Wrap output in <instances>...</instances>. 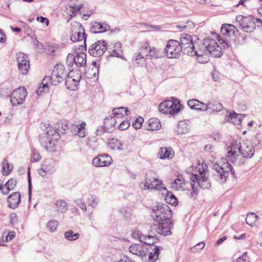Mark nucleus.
Masks as SVG:
<instances>
[{"instance_id":"obj_43","label":"nucleus","mask_w":262,"mask_h":262,"mask_svg":"<svg viewBox=\"0 0 262 262\" xmlns=\"http://www.w3.org/2000/svg\"><path fill=\"white\" fill-rule=\"evenodd\" d=\"M85 122L83 121L80 124L75 126L77 132L76 134L78 135L79 137L83 138L86 136V133L84 130H83L85 129Z\"/></svg>"},{"instance_id":"obj_3","label":"nucleus","mask_w":262,"mask_h":262,"mask_svg":"<svg viewBox=\"0 0 262 262\" xmlns=\"http://www.w3.org/2000/svg\"><path fill=\"white\" fill-rule=\"evenodd\" d=\"M148 255V260L150 262H154L157 259L159 254L160 248L157 246L151 244H146L141 243V244H134L131 245L129 247V252L142 259H143L147 256V254L150 251Z\"/></svg>"},{"instance_id":"obj_59","label":"nucleus","mask_w":262,"mask_h":262,"mask_svg":"<svg viewBox=\"0 0 262 262\" xmlns=\"http://www.w3.org/2000/svg\"><path fill=\"white\" fill-rule=\"evenodd\" d=\"M36 20L37 21L41 23H45L46 26H48L49 25V20L46 17H43L42 16H38L37 17Z\"/></svg>"},{"instance_id":"obj_61","label":"nucleus","mask_w":262,"mask_h":262,"mask_svg":"<svg viewBox=\"0 0 262 262\" xmlns=\"http://www.w3.org/2000/svg\"><path fill=\"white\" fill-rule=\"evenodd\" d=\"M140 27L142 28L150 29L152 28L154 29H159L160 28L157 26H150L146 24H141Z\"/></svg>"},{"instance_id":"obj_14","label":"nucleus","mask_w":262,"mask_h":262,"mask_svg":"<svg viewBox=\"0 0 262 262\" xmlns=\"http://www.w3.org/2000/svg\"><path fill=\"white\" fill-rule=\"evenodd\" d=\"M80 79L81 74L79 71H70L65 79V84L67 89L72 91L76 90Z\"/></svg>"},{"instance_id":"obj_54","label":"nucleus","mask_w":262,"mask_h":262,"mask_svg":"<svg viewBox=\"0 0 262 262\" xmlns=\"http://www.w3.org/2000/svg\"><path fill=\"white\" fill-rule=\"evenodd\" d=\"M76 204L83 211H86L87 209L85 203L81 199H77L75 201Z\"/></svg>"},{"instance_id":"obj_1","label":"nucleus","mask_w":262,"mask_h":262,"mask_svg":"<svg viewBox=\"0 0 262 262\" xmlns=\"http://www.w3.org/2000/svg\"><path fill=\"white\" fill-rule=\"evenodd\" d=\"M198 54V61L200 63H207L209 60V54L214 57L222 55V48L217 41L213 39L207 38L203 41L200 42V48Z\"/></svg>"},{"instance_id":"obj_35","label":"nucleus","mask_w":262,"mask_h":262,"mask_svg":"<svg viewBox=\"0 0 262 262\" xmlns=\"http://www.w3.org/2000/svg\"><path fill=\"white\" fill-rule=\"evenodd\" d=\"M189 129L188 124L185 121H180L178 124L177 132L178 134H186Z\"/></svg>"},{"instance_id":"obj_41","label":"nucleus","mask_w":262,"mask_h":262,"mask_svg":"<svg viewBox=\"0 0 262 262\" xmlns=\"http://www.w3.org/2000/svg\"><path fill=\"white\" fill-rule=\"evenodd\" d=\"M115 47L116 49H114L113 51V52H112V53L111 54V55L112 56H114V57H120V58H121V59H122L123 60H126L125 58H124L122 55V50L121 49H118H118H121V43H116L115 44Z\"/></svg>"},{"instance_id":"obj_16","label":"nucleus","mask_w":262,"mask_h":262,"mask_svg":"<svg viewBox=\"0 0 262 262\" xmlns=\"http://www.w3.org/2000/svg\"><path fill=\"white\" fill-rule=\"evenodd\" d=\"M16 60L19 72L23 75L27 74L30 69V63L28 56L22 52L17 53Z\"/></svg>"},{"instance_id":"obj_27","label":"nucleus","mask_w":262,"mask_h":262,"mask_svg":"<svg viewBox=\"0 0 262 262\" xmlns=\"http://www.w3.org/2000/svg\"><path fill=\"white\" fill-rule=\"evenodd\" d=\"M188 105L192 110L199 111H206V103L201 102L196 99H190L187 101Z\"/></svg>"},{"instance_id":"obj_24","label":"nucleus","mask_w":262,"mask_h":262,"mask_svg":"<svg viewBox=\"0 0 262 262\" xmlns=\"http://www.w3.org/2000/svg\"><path fill=\"white\" fill-rule=\"evenodd\" d=\"M132 236L134 238L139 239L141 243L146 244H152L155 237L154 235H143L140 230L137 229L132 232Z\"/></svg>"},{"instance_id":"obj_60","label":"nucleus","mask_w":262,"mask_h":262,"mask_svg":"<svg viewBox=\"0 0 262 262\" xmlns=\"http://www.w3.org/2000/svg\"><path fill=\"white\" fill-rule=\"evenodd\" d=\"M41 86H39L36 93L38 95H41L42 94V92L43 90L46 89H48V85L47 83H42Z\"/></svg>"},{"instance_id":"obj_15","label":"nucleus","mask_w":262,"mask_h":262,"mask_svg":"<svg viewBox=\"0 0 262 262\" xmlns=\"http://www.w3.org/2000/svg\"><path fill=\"white\" fill-rule=\"evenodd\" d=\"M107 49L104 40H99L93 43L89 48V54L94 57L101 56Z\"/></svg>"},{"instance_id":"obj_12","label":"nucleus","mask_w":262,"mask_h":262,"mask_svg":"<svg viewBox=\"0 0 262 262\" xmlns=\"http://www.w3.org/2000/svg\"><path fill=\"white\" fill-rule=\"evenodd\" d=\"M173 227L171 220L159 222L157 224H154L150 227V232L155 234L156 232L164 236L170 235L172 234L171 229Z\"/></svg>"},{"instance_id":"obj_13","label":"nucleus","mask_w":262,"mask_h":262,"mask_svg":"<svg viewBox=\"0 0 262 262\" xmlns=\"http://www.w3.org/2000/svg\"><path fill=\"white\" fill-rule=\"evenodd\" d=\"M71 40L73 42L83 40L85 45L86 36L84 29L81 24L78 21H74L71 24Z\"/></svg>"},{"instance_id":"obj_47","label":"nucleus","mask_w":262,"mask_h":262,"mask_svg":"<svg viewBox=\"0 0 262 262\" xmlns=\"http://www.w3.org/2000/svg\"><path fill=\"white\" fill-rule=\"evenodd\" d=\"M258 219V216L254 213H250L247 214L246 221L247 224L252 226L256 222Z\"/></svg>"},{"instance_id":"obj_44","label":"nucleus","mask_w":262,"mask_h":262,"mask_svg":"<svg viewBox=\"0 0 262 262\" xmlns=\"http://www.w3.org/2000/svg\"><path fill=\"white\" fill-rule=\"evenodd\" d=\"M13 166L8 163V161L4 160L3 162V170L2 172L4 175H8L12 171Z\"/></svg>"},{"instance_id":"obj_63","label":"nucleus","mask_w":262,"mask_h":262,"mask_svg":"<svg viewBox=\"0 0 262 262\" xmlns=\"http://www.w3.org/2000/svg\"><path fill=\"white\" fill-rule=\"evenodd\" d=\"M14 234L15 233L13 232H9L8 235L6 236V241L8 242V241H10L11 239H12L13 238V237H14Z\"/></svg>"},{"instance_id":"obj_32","label":"nucleus","mask_w":262,"mask_h":262,"mask_svg":"<svg viewBox=\"0 0 262 262\" xmlns=\"http://www.w3.org/2000/svg\"><path fill=\"white\" fill-rule=\"evenodd\" d=\"M132 61L135 67H143L146 63V58L143 55L139 53L134 54Z\"/></svg>"},{"instance_id":"obj_55","label":"nucleus","mask_w":262,"mask_h":262,"mask_svg":"<svg viewBox=\"0 0 262 262\" xmlns=\"http://www.w3.org/2000/svg\"><path fill=\"white\" fill-rule=\"evenodd\" d=\"M225 165H226V167L225 168L226 170H228L229 173L230 172L234 178H236L234 170L232 165L229 163H227Z\"/></svg>"},{"instance_id":"obj_26","label":"nucleus","mask_w":262,"mask_h":262,"mask_svg":"<svg viewBox=\"0 0 262 262\" xmlns=\"http://www.w3.org/2000/svg\"><path fill=\"white\" fill-rule=\"evenodd\" d=\"M7 202L9 207L15 209L20 202V193L19 192H15L10 194L7 199Z\"/></svg>"},{"instance_id":"obj_40","label":"nucleus","mask_w":262,"mask_h":262,"mask_svg":"<svg viewBox=\"0 0 262 262\" xmlns=\"http://www.w3.org/2000/svg\"><path fill=\"white\" fill-rule=\"evenodd\" d=\"M41 167L43 168V171L48 174H51L54 171V166L53 163L45 161L42 165Z\"/></svg>"},{"instance_id":"obj_37","label":"nucleus","mask_w":262,"mask_h":262,"mask_svg":"<svg viewBox=\"0 0 262 262\" xmlns=\"http://www.w3.org/2000/svg\"><path fill=\"white\" fill-rule=\"evenodd\" d=\"M148 53V57L150 59H157L159 58H161L162 57V53H161V51L160 49H157L155 47H150V49Z\"/></svg>"},{"instance_id":"obj_39","label":"nucleus","mask_w":262,"mask_h":262,"mask_svg":"<svg viewBox=\"0 0 262 262\" xmlns=\"http://www.w3.org/2000/svg\"><path fill=\"white\" fill-rule=\"evenodd\" d=\"M109 147L112 149L122 150L121 143L117 139L113 138L108 142Z\"/></svg>"},{"instance_id":"obj_64","label":"nucleus","mask_w":262,"mask_h":262,"mask_svg":"<svg viewBox=\"0 0 262 262\" xmlns=\"http://www.w3.org/2000/svg\"><path fill=\"white\" fill-rule=\"evenodd\" d=\"M236 262H248L246 259V256L243 255V256L239 257L237 258Z\"/></svg>"},{"instance_id":"obj_21","label":"nucleus","mask_w":262,"mask_h":262,"mask_svg":"<svg viewBox=\"0 0 262 262\" xmlns=\"http://www.w3.org/2000/svg\"><path fill=\"white\" fill-rule=\"evenodd\" d=\"M241 148H239V154L243 158L250 159L252 157L255 149L252 144L248 142H243L241 144Z\"/></svg>"},{"instance_id":"obj_36","label":"nucleus","mask_w":262,"mask_h":262,"mask_svg":"<svg viewBox=\"0 0 262 262\" xmlns=\"http://www.w3.org/2000/svg\"><path fill=\"white\" fill-rule=\"evenodd\" d=\"M184 179L182 176H179L172 183V187L177 190H180L184 184Z\"/></svg>"},{"instance_id":"obj_2","label":"nucleus","mask_w":262,"mask_h":262,"mask_svg":"<svg viewBox=\"0 0 262 262\" xmlns=\"http://www.w3.org/2000/svg\"><path fill=\"white\" fill-rule=\"evenodd\" d=\"M199 174H193L191 177V188L194 193L198 192V187L204 189L211 187V183L209 179L208 166L204 163L198 165Z\"/></svg>"},{"instance_id":"obj_19","label":"nucleus","mask_w":262,"mask_h":262,"mask_svg":"<svg viewBox=\"0 0 262 262\" xmlns=\"http://www.w3.org/2000/svg\"><path fill=\"white\" fill-rule=\"evenodd\" d=\"M241 143L237 141H233L228 145L227 157L230 159V161L232 163L235 162L239 156Z\"/></svg>"},{"instance_id":"obj_30","label":"nucleus","mask_w":262,"mask_h":262,"mask_svg":"<svg viewBox=\"0 0 262 262\" xmlns=\"http://www.w3.org/2000/svg\"><path fill=\"white\" fill-rule=\"evenodd\" d=\"M161 127V124L158 118H150L147 122L146 128L148 130H157Z\"/></svg>"},{"instance_id":"obj_50","label":"nucleus","mask_w":262,"mask_h":262,"mask_svg":"<svg viewBox=\"0 0 262 262\" xmlns=\"http://www.w3.org/2000/svg\"><path fill=\"white\" fill-rule=\"evenodd\" d=\"M59 47L58 46L47 45L46 47V52L50 55H54L58 51Z\"/></svg>"},{"instance_id":"obj_20","label":"nucleus","mask_w":262,"mask_h":262,"mask_svg":"<svg viewBox=\"0 0 262 262\" xmlns=\"http://www.w3.org/2000/svg\"><path fill=\"white\" fill-rule=\"evenodd\" d=\"M113 117L105 119V123H110L112 126H115L116 118H122L128 115L129 111L127 107H120L113 110Z\"/></svg>"},{"instance_id":"obj_57","label":"nucleus","mask_w":262,"mask_h":262,"mask_svg":"<svg viewBox=\"0 0 262 262\" xmlns=\"http://www.w3.org/2000/svg\"><path fill=\"white\" fill-rule=\"evenodd\" d=\"M32 158L34 162H38L41 160V157L38 151L34 150Z\"/></svg>"},{"instance_id":"obj_18","label":"nucleus","mask_w":262,"mask_h":262,"mask_svg":"<svg viewBox=\"0 0 262 262\" xmlns=\"http://www.w3.org/2000/svg\"><path fill=\"white\" fill-rule=\"evenodd\" d=\"M213 178L220 184H224L226 182L227 178L229 177L228 170H226L225 167L221 166L217 164L213 165Z\"/></svg>"},{"instance_id":"obj_7","label":"nucleus","mask_w":262,"mask_h":262,"mask_svg":"<svg viewBox=\"0 0 262 262\" xmlns=\"http://www.w3.org/2000/svg\"><path fill=\"white\" fill-rule=\"evenodd\" d=\"M182 49L179 41L170 39L167 42L164 48V54L169 59L178 58L182 54Z\"/></svg>"},{"instance_id":"obj_22","label":"nucleus","mask_w":262,"mask_h":262,"mask_svg":"<svg viewBox=\"0 0 262 262\" xmlns=\"http://www.w3.org/2000/svg\"><path fill=\"white\" fill-rule=\"evenodd\" d=\"M112 162V159L107 154L99 155L93 160V164L96 167L108 166Z\"/></svg>"},{"instance_id":"obj_49","label":"nucleus","mask_w":262,"mask_h":262,"mask_svg":"<svg viewBox=\"0 0 262 262\" xmlns=\"http://www.w3.org/2000/svg\"><path fill=\"white\" fill-rule=\"evenodd\" d=\"M85 200H87L88 205L91 206L93 208L97 205V201L95 196L88 194L84 196Z\"/></svg>"},{"instance_id":"obj_51","label":"nucleus","mask_w":262,"mask_h":262,"mask_svg":"<svg viewBox=\"0 0 262 262\" xmlns=\"http://www.w3.org/2000/svg\"><path fill=\"white\" fill-rule=\"evenodd\" d=\"M165 200L167 202L172 205H176L178 204V200L173 194L167 195Z\"/></svg>"},{"instance_id":"obj_8","label":"nucleus","mask_w":262,"mask_h":262,"mask_svg":"<svg viewBox=\"0 0 262 262\" xmlns=\"http://www.w3.org/2000/svg\"><path fill=\"white\" fill-rule=\"evenodd\" d=\"M67 74L63 65L57 64L54 67L51 76H46L43 81L49 79L52 85H56L66 79Z\"/></svg>"},{"instance_id":"obj_23","label":"nucleus","mask_w":262,"mask_h":262,"mask_svg":"<svg viewBox=\"0 0 262 262\" xmlns=\"http://www.w3.org/2000/svg\"><path fill=\"white\" fill-rule=\"evenodd\" d=\"M83 7V4L81 3H69L64 10V15L72 17L76 13L78 12Z\"/></svg>"},{"instance_id":"obj_25","label":"nucleus","mask_w":262,"mask_h":262,"mask_svg":"<svg viewBox=\"0 0 262 262\" xmlns=\"http://www.w3.org/2000/svg\"><path fill=\"white\" fill-rule=\"evenodd\" d=\"M110 29V26L107 24L95 21L92 24L90 30L92 33H99L107 31Z\"/></svg>"},{"instance_id":"obj_5","label":"nucleus","mask_w":262,"mask_h":262,"mask_svg":"<svg viewBox=\"0 0 262 262\" xmlns=\"http://www.w3.org/2000/svg\"><path fill=\"white\" fill-rule=\"evenodd\" d=\"M193 40L192 36L187 34H183L180 37V43L181 49L183 53L191 56H196L198 60V54L200 48V42Z\"/></svg>"},{"instance_id":"obj_9","label":"nucleus","mask_w":262,"mask_h":262,"mask_svg":"<svg viewBox=\"0 0 262 262\" xmlns=\"http://www.w3.org/2000/svg\"><path fill=\"white\" fill-rule=\"evenodd\" d=\"M139 187L143 190H151L155 189L161 190L165 189L163 187L162 181L152 177L150 172L146 174L144 181L140 183Z\"/></svg>"},{"instance_id":"obj_38","label":"nucleus","mask_w":262,"mask_h":262,"mask_svg":"<svg viewBox=\"0 0 262 262\" xmlns=\"http://www.w3.org/2000/svg\"><path fill=\"white\" fill-rule=\"evenodd\" d=\"M16 184V181L15 180L11 179L9 180L5 184L6 188V190H3V193L4 194H7L10 190H13Z\"/></svg>"},{"instance_id":"obj_34","label":"nucleus","mask_w":262,"mask_h":262,"mask_svg":"<svg viewBox=\"0 0 262 262\" xmlns=\"http://www.w3.org/2000/svg\"><path fill=\"white\" fill-rule=\"evenodd\" d=\"M108 123H105V124L104 125V126H98V127L97 128V129L95 132V134L97 136H101L105 132H107V133L113 132V131L114 130V126H112V125L111 124V126L108 127V125H107Z\"/></svg>"},{"instance_id":"obj_56","label":"nucleus","mask_w":262,"mask_h":262,"mask_svg":"<svg viewBox=\"0 0 262 262\" xmlns=\"http://www.w3.org/2000/svg\"><path fill=\"white\" fill-rule=\"evenodd\" d=\"M74 56L72 54H69L67 57V63L68 66H72L74 62Z\"/></svg>"},{"instance_id":"obj_33","label":"nucleus","mask_w":262,"mask_h":262,"mask_svg":"<svg viewBox=\"0 0 262 262\" xmlns=\"http://www.w3.org/2000/svg\"><path fill=\"white\" fill-rule=\"evenodd\" d=\"M206 111L210 110L212 111V113L218 112L221 111L223 108L222 104L216 101H209L206 103Z\"/></svg>"},{"instance_id":"obj_62","label":"nucleus","mask_w":262,"mask_h":262,"mask_svg":"<svg viewBox=\"0 0 262 262\" xmlns=\"http://www.w3.org/2000/svg\"><path fill=\"white\" fill-rule=\"evenodd\" d=\"M229 26H231L230 25H223L222 28H221V31L223 32V33L224 34H229V30H228V29L227 28Z\"/></svg>"},{"instance_id":"obj_48","label":"nucleus","mask_w":262,"mask_h":262,"mask_svg":"<svg viewBox=\"0 0 262 262\" xmlns=\"http://www.w3.org/2000/svg\"><path fill=\"white\" fill-rule=\"evenodd\" d=\"M150 49V47H149L148 42H143V45L140 47V52L139 53L143 54V57H147L148 56V52L149 51Z\"/></svg>"},{"instance_id":"obj_6","label":"nucleus","mask_w":262,"mask_h":262,"mask_svg":"<svg viewBox=\"0 0 262 262\" xmlns=\"http://www.w3.org/2000/svg\"><path fill=\"white\" fill-rule=\"evenodd\" d=\"M151 216L157 222H165L171 220L172 213L168 205L158 204L152 209Z\"/></svg>"},{"instance_id":"obj_58","label":"nucleus","mask_w":262,"mask_h":262,"mask_svg":"<svg viewBox=\"0 0 262 262\" xmlns=\"http://www.w3.org/2000/svg\"><path fill=\"white\" fill-rule=\"evenodd\" d=\"M205 245V244L204 242H200L194 246L192 247L191 249L193 252H195V250L196 249V247H198V248L199 249V250L200 251L202 249H203Z\"/></svg>"},{"instance_id":"obj_17","label":"nucleus","mask_w":262,"mask_h":262,"mask_svg":"<svg viewBox=\"0 0 262 262\" xmlns=\"http://www.w3.org/2000/svg\"><path fill=\"white\" fill-rule=\"evenodd\" d=\"M27 92L25 88H19L13 91L10 96V100L13 105H17L23 103Z\"/></svg>"},{"instance_id":"obj_11","label":"nucleus","mask_w":262,"mask_h":262,"mask_svg":"<svg viewBox=\"0 0 262 262\" xmlns=\"http://www.w3.org/2000/svg\"><path fill=\"white\" fill-rule=\"evenodd\" d=\"M182 106L179 101L165 100L159 104V110L164 114L174 115L181 110Z\"/></svg>"},{"instance_id":"obj_42","label":"nucleus","mask_w":262,"mask_h":262,"mask_svg":"<svg viewBox=\"0 0 262 262\" xmlns=\"http://www.w3.org/2000/svg\"><path fill=\"white\" fill-rule=\"evenodd\" d=\"M55 205L56 206V210L61 213L64 212L68 209L67 204L66 201L63 200L58 201Z\"/></svg>"},{"instance_id":"obj_10","label":"nucleus","mask_w":262,"mask_h":262,"mask_svg":"<svg viewBox=\"0 0 262 262\" xmlns=\"http://www.w3.org/2000/svg\"><path fill=\"white\" fill-rule=\"evenodd\" d=\"M236 23L244 31L247 33L253 32L256 28V24L251 15H238L236 17Z\"/></svg>"},{"instance_id":"obj_45","label":"nucleus","mask_w":262,"mask_h":262,"mask_svg":"<svg viewBox=\"0 0 262 262\" xmlns=\"http://www.w3.org/2000/svg\"><path fill=\"white\" fill-rule=\"evenodd\" d=\"M80 236L78 233H74L72 230H69L64 233V237L69 241H74L78 239Z\"/></svg>"},{"instance_id":"obj_29","label":"nucleus","mask_w":262,"mask_h":262,"mask_svg":"<svg viewBox=\"0 0 262 262\" xmlns=\"http://www.w3.org/2000/svg\"><path fill=\"white\" fill-rule=\"evenodd\" d=\"M174 155V152L171 148L162 147L158 152V157L161 159H172Z\"/></svg>"},{"instance_id":"obj_53","label":"nucleus","mask_w":262,"mask_h":262,"mask_svg":"<svg viewBox=\"0 0 262 262\" xmlns=\"http://www.w3.org/2000/svg\"><path fill=\"white\" fill-rule=\"evenodd\" d=\"M130 126L128 121H123L119 125V128L121 130H124L128 128Z\"/></svg>"},{"instance_id":"obj_31","label":"nucleus","mask_w":262,"mask_h":262,"mask_svg":"<svg viewBox=\"0 0 262 262\" xmlns=\"http://www.w3.org/2000/svg\"><path fill=\"white\" fill-rule=\"evenodd\" d=\"M77 54L74 57V63L77 67L84 66L86 62V54L82 52H75Z\"/></svg>"},{"instance_id":"obj_4","label":"nucleus","mask_w":262,"mask_h":262,"mask_svg":"<svg viewBox=\"0 0 262 262\" xmlns=\"http://www.w3.org/2000/svg\"><path fill=\"white\" fill-rule=\"evenodd\" d=\"M60 138V134L57 129L49 125L46 131L39 135V141L47 151L52 152L55 150L56 144Z\"/></svg>"},{"instance_id":"obj_46","label":"nucleus","mask_w":262,"mask_h":262,"mask_svg":"<svg viewBox=\"0 0 262 262\" xmlns=\"http://www.w3.org/2000/svg\"><path fill=\"white\" fill-rule=\"evenodd\" d=\"M58 226V223L55 220L48 222L47 224V228L50 232H53L57 230Z\"/></svg>"},{"instance_id":"obj_28","label":"nucleus","mask_w":262,"mask_h":262,"mask_svg":"<svg viewBox=\"0 0 262 262\" xmlns=\"http://www.w3.org/2000/svg\"><path fill=\"white\" fill-rule=\"evenodd\" d=\"M245 117L244 114H238L233 112L230 113L229 116H227L225 120L227 122H232L235 125H239L241 123V120Z\"/></svg>"},{"instance_id":"obj_52","label":"nucleus","mask_w":262,"mask_h":262,"mask_svg":"<svg viewBox=\"0 0 262 262\" xmlns=\"http://www.w3.org/2000/svg\"><path fill=\"white\" fill-rule=\"evenodd\" d=\"M143 120V118L141 117L137 118L135 121L133 123V127L136 129L140 128L142 126V123Z\"/></svg>"}]
</instances>
